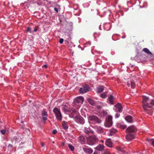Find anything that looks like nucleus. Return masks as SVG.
Listing matches in <instances>:
<instances>
[{"label": "nucleus", "instance_id": "obj_1", "mask_svg": "<svg viewBox=\"0 0 154 154\" xmlns=\"http://www.w3.org/2000/svg\"><path fill=\"white\" fill-rule=\"evenodd\" d=\"M143 107L148 114L152 115L154 112V99L149 100L146 97H144L143 100Z\"/></svg>", "mask_w": 154, "mask_h": 154}, {"label": "nucleus", "instance_id": "obj_2", "mask_svg": "<svg viewBox=\"0 0 154 154\" xmlns=\"http://www.w3.org/2000/svg\"><path fill=\"white\" fill-rule=\"evenodd\" d=\"M137 131V128L134 126L128 127L126 130V132L128 134L126 136V138L128 140H130L134 138V134Z\"/></svg>", "mask_w": 154, "mask_h": 154}, {"label": "nucleus", "instance_id": "obj_3", "mask_svg": "<svg viewBox=\"0 0 154 154\" xmlns=\"http://www.w3.org/2000/svg\"><path fill=\"white\" fill-rule=\"evenodd\" d=\"M84 101V99L82 97H77L74 100L73 105L75 107L79 109Z\"/></svg>", "mask_w": 154, "mask_h": 154}, {"label": "nucleus", "instance_id": "obj_4", "mask_svg": "<svg viewBox=\"0 0 154 154\" xmlns=\"http://www.w3.org/2000/svg\"><path fill=\"white\" fill-rule=\"evenodd\" d=\"M98 139L95 136L92 137L89 136L87 138V141L88 143L90 145H92L95 144L97 142Z\"/></svg>", "mask_w": 154, "mask_h": 154}, {"label": "nucleus", "instance_id": "obj_5", "mask_svg": "<svg viewBox=\"0 0 154 154\" xmlns=\"http://www.w3.org/2000/svg\"><path fill=\"white\" fill-rule=\"evenodd\" d=\"M53 112L55 113L57 119L60 121H61L62 119V116L60 110L57 108L55 107L54 109Z\"/></svg>", "mask_w": 154, "mask_h": 154}, {"label": "nucleus", "instance_id": "obj_6", "mask_svg": "<svg viewBox=\"0 0 154 154\" xmlns=\"http://www.w3.org/2000/svg\"><path fill=\"white\" fill-rule=\"evenodd\" d=\"M88 120L91 121L94 123H100L101 122V120L96 116L91 115L88 117Z\"/></svg>", "mask_w": 154, "mask_h": 154}, {"label": "nucleus", "instance_id": "obj_7", "mask_svg": "<svg viewBox=\"0 0 154 154\" xmlns=\"http://www.w3.org/2000/svg\"><path fill=\"white\" fill-rule=\"evenodd\" d=\"M74 118L75 121L78 123L83 124L85 122L83 118L79 115L78 116H75V117Z\"/></svg>", "mask_w": 154, "mask_h": 154}, {"label": "nucleus", "instance_id": "obj_8", "mask_svg": "<svg viewBox=\"0 0 154 154\" xmlns=\"http://www.w3.org/2000/svg\"><path fill=\"white\" fill-rule=\"evenodd\" d=\"M89 88V86L88 85H84L82 88H80L79 91L81 93H85L88 91Z\"/></svg>", "mask_w": 154, "mask_h": 154}, {"label": "nucleus", "instance_id": "obj_9", "mask_svg": "<svg viewBox=\"0 0 154 154\" xmlns=\"http://www.w3.org/2000/svg\"><path fill=\"white\" fill-rule=\"evenodd\" d=\"M114 110L116 112H121L122 111V104L119 103L115 106Z\"/></svg>", "mask_w": 154, "mask_h": 154}, {"label": "nucleus", "instance_id": "obj_10", "mask_svg": "<svg viewBox=\"0 0 154 154\" xmlns=\"http://www.w3.org/2000/svg\"><path fill=\"white\" fill-rule=\"evenodd\" d=\"M112 117L111 116H109L106 120V122H105L104 125L105 126L107 127H110L112 124Z\"/></svg>", "mask_w": 154, "mask_h": 154}, {"label": "nucleus", "instance_id": "obj_11", "mask_svg": "<svg viewBox=\"0 0 154 154\" xmlns=\"http://www.w3.org/2000/svg\"><path fill=\"white\" fill-rule=\"evenodd\" d=\"M83 149L84 151L86 153L91 154L93 152V149L91 148H88L86 147H83Z\"/></svg>", "mask_w": 154, "mask_h": 154}, {"label": "nucleus", "instance_id": "obj_12", "mask_svg": "<svg viewBox=\"0 0 154 154\" xmlns=\"http://www.w3.org/2000/svg\"><path fill=\"white\" fill-rule=\"evenodd\" d=\"M99 115L102 117L106 116L107 114L106 111L103 110H100L99 112Z\"/></svg>", "mask_w": 154, "mask_h": 154}, {"label": "nucleus", "instance_id": "obj_13", "mask_svg": "<svg viewBox=\"0 0 154 154\" xmlns=\"http://www.w3.org/2000/svg\"><path fill=\"white\" fill-rule=\"evenodd\" d=\"M84 131L85 133L87 134H89L90 133H93L94 132V131H93L91 130L90 129V128L89 127L88 128L85 127L84 128Z\"/></svg>", "mask_w": 154, "mask_h": 154}, {"label": "nucleus", "instance_id": "obj_14", "mask_svg": "<svg viewBox=\"0 0 154 154\" xmlns=\"http://www.w3.org/2000/svg\"><path fill=\"white\" fill-rule=\"evenodd\" d=\"M96 131L98 133H104V134H105V133L104 132V129L101 127H97V128Z\"/></svg>", "mask_w": 154, "mask_h": 154}, {"label": "nucleus", "instance_id": "obj_15", "mask_svg": "<svg viewBox=\"0 0 154 154\" xmlns=\"http://www.w3.org/2000/svg\"><path fill=\"white\" fill-rule=\"evenodd\" d=\"M71 38L70 37H69L65 40L66 44L68 46H70V45H72V42L71 41Z\"/></svg>", "mask_w": 154, "mask_h": 154}, {"label": "nucleus", "instance_id": "obj_16", "mask_svg": "<svg viewBox=\"0 0 154 154\" xmlns=\"http://www.w3.org/2000/svg\"><path fill=\"white\" fill-rule=\"evenodd\" d=\"M105 144L109 147H112V144L110 139H107L106 140Z\"/></svg>", "mask_w": 154, "mask_h": 154}, {"label": "nucleus", "instance_id": "obj_17", "mask_svg": "<svg viewBox=\"0 0 154 154\" xmlns=\"http://www.w3.org/2000/svg\"><path fill=\"white\" fill-rule=\"evenodd\" d=\"M104 149V146L101 144L98 145L95 148V149L97 150L100 151H102Z\"/></svg>", "mask_w": 154, "mask_h": 154}, {"label": "nucleus", "instance_id": "obj_18", "mask_svg": "<svg viewBox=\"0 0 154 154\" xmlns=\"http://www.w3.org/2000/svg\"><path fill=\"white\" fill-rule=\"evenodd\" d=\"M125 120L128 122L131 123L133 122L132 117L130 116H128L125 118Z\"/></svg>", "mask_w": 154, "mask_h": 154}, {"label": "nucleus", "instance_id": "obj_19", "mask_svg": "<svg viewBox=\"0 0 154 154\" xmlns=\"http://www.w3.org/2000/svg\"><path fill=\"white\" fill-rule=\"evenodd\" d=\"M87 100L92 105L94 106L96 104L95 101L93 99L90 98H87Z\"/></svg>", "mask_w": 154, "mask_h": 154}, {"label": "nucleus", "instance_id": "obj_20", "mask_svg": "<svg viewBox=\"0 0 154 154\" xmlns=\"http://www.w3.org/2000/svg\"><path fill=\"white\" fill-rule=\"evenodd\" d=\"M62 125L63 128L65 130H67L68 128V125L67 122L63 121L62 122Z\"/></svg>", "mask_w": 154, "mask_h": 154}, {"label": "nucleus", "instance_id": "obj_21", "mask_svg": "<svg viewBox=\"0 0 154 154\" xmlns=\"http://www.w3.org/2000/svg\"><path fill=\"white\" fill-rule=\"evenodd\" d=\"M71 114L72 115L73 118L75 117V116L79 115V112L74 108L72 109Z\"/></svg>", "mask_w": 154, "mask_h": 154}, {"label": "nucleus", "instance_id": "obj_22", "mask_svg": "<svg viewBox=\"0 0 154 154\" xmlns=\"http://www.w3.org/2000/svg\"><path fill=\"white\" fill-rule=\"evenodd\" d=\"M104 87L103 86H101L97 88V92L98 93H100L103 90Z\"/></svg>", "mask_w": 154, "mask_h": 154}, {"label": "nucleus", "instance_id": "obj_23", "mask_svg": "<svg viewBox=\"0 0 154 154\" xmlns=\"http://www.w3.org/2000/svg\"><path fill=\"white\" fill-rule=\"evenodd\" d=\"M108 99L109 103L111 104H113V100L114 99V97L112 95H111Z\"/></svg>", "mask_w": 154, "mask_h": 154}, {"label": "nucleus", "instance_id": "obj_24", "mask_svg": "<svg viewBox=\"0 0 154 154\" xmlns=\"http://www.w3.org/2000/svg\"><path fill=\"white\" fill-rule=\"evenodd\" d=\"M117 131V130L114 128H112L109 130V134L110 135H113Z\"/></svg>", "mask_w": 154, "mask_h": 154}, {"label": "nucleus", "instance_id": "obj_25", "mask_svg": "<svg viewBox=\"0 0 154 154\" xmlns=\"http://www.w3.org/2000/svg\"><path fill=\"white\" fill-rule=\"evenodd\" d=\"M61 109L64 112H68V108L66 105H62Z\"/></svg>", "mask_w": 154, "mask_h": 154}, {"label": "nucleus", "instance_id": "obj_26", "mask_svg": "<svg viewBox=\"0 0 154 154\" xmlns=\"http://www.w3.org/2000/svg\"><path fill=\"white\" fill-rule=\"evenodd\" d=\"M79 140L80 143H83L85 141V139L83 136H80L79 137Z\"/></svg>", "mask_w": 154, "mask_h": 154}, {"label": "nucleus", "instance_id": "obj_27", "mask_svg": "<svg viewBox=\"0 0 154 154\" xmlns=\"http://www.w3.org/2000/svg\"><path fill=\"white\" fill-rule=\"evenodd\" d=\"M117 126L118 127L123 129L127 127V126L126 125L120 123L118 124L117 125Z\"/></svg>", "mask_w": 154, "mask_h": 154}, {"label": "nucleus", "instance_id": "obj_28", "mask_svg": "<svg viewBox=\"0 0 154 154\" xmlns=\"http://www.w3.org/2000/svg\"><path fill=\"white\" fill-rule=\"evenodd\" d=\"M143 51L148 54L150 55H152V53L147 48H143Z\"/></svg>", "mask_w": 154, "mask_h": 154}, {"label": "nucleus", "instance_id": "obj_29", "mask_svg": "<svg viewBox=\"0 0 154 154\" xmlns=\"http://www.w3.org/2000/svg\"><path fill=\"white\" fill-rule=\"evenodd\" d=\"M116 149L117 150L122 152L124 153L125 152V151L124 150L123 148H122L120 146L117 147Z\"/></svg>", "mask_w": 154, "mask_h": 154}, {"label": "nucleus", "instance_id": "obj_30", "mask_svg": "<svg viewBox=\"0 0 154 154\" xmlns=\"http://www.w3.org/2000/svg\"><path fill=\"white\" fill-rule=\"evenodd\" d=\"M18 139V138L17 136H14L11 138V141L12 143L14 142H16Z\"/></svg>", "mask_w": 154, "mask_h": 154}, {"label": "nucleus", "instance_id": "obj_31", "mask_svg": "<svg viewBox=\"0 0 154 154\" xmlns=\"http://www.w3.org/2000/svg\"><path fill=\"white\" fill-rule=\"evenodd\" d=\"M108 92H105L100 95V97L103 98H106L107 97L106 94Z\"/></svg>", "mask_w": 154, "mask_h": 154}, {"label": "nucleus", "instance_id": "obj_32", "mask_svg": "<svg viewBox=\"0 0 154 154\" xmlns=\"http://www.w3.org/2000/svg\"><path fill=\"white\" fill-rule=\"evenodd\" d=\"M42 116H48L47 113L46 112L44 109L42 111Z\"/></svg>", "mask_w": 154, "mask_h": 154}, {"label": "nucleus", "instance_id": "obj_33", "mask_svg": "<svg viewBox=\"0 0 154 154\" xmlns=\"http://www.w3.org/2000/svg\"><path fill=\"white\" fill-rule=\"evenodd\" d=\"M60 6L58 5H56V7L54 8V10L57 13L58 11V9H60Z\"/></svg>", "mask_w": 154, "mask_h": 154}, {"label": "nucleus", "instance_id": "obj_34", "mask_svg": "<svg viewBox=\"0 0 154 154\" xmlns=\"http://www.w3.org/2000/svg\"><path fill=\"white\" fill-rule=\"evenodd\" d=\"M68 146L69 148L71 151H73L74 150V148L72 145L69 144H68Z\"/></svg>", "mask_w": 154, "mask_h": 154}, {"label": "nucleus", "instance_id": "obj_35", "mask_svg": "<svg viewBox=\"0 0 154 154\" xmlns=\"http://www.w3.org/2000/svg\"><path fill=\"white\" fill-rule=\"evenodd\" d=\"M131 87L132 88H135V84L134 82H131Z\"/></svg>", "mask_w": 154, "mask_h": 154}, {"label": "nucleus", "instance_id": "obj_36", "mask_svg": "<svg viewBox=\"0 0 154 154\" xmlns=\"http://www.w3.org/2000/svg\"><path fill=\"white\" fill-rule=\"evenodd\" d=\"M46 117L47 116H42V119L44 122H45L48 119Z\"/></svg>", "mask_w": 154, "mask_h": 154}, {"label": "nucleus", "instance_id": "obj_37", "mask_svg": "<svg viewBox=\"0 0 154 154\" xmlns=\"http://www.w3.org/2000/svg\"><path fill=\"white\" fill-rule=\"evenodd\" d=\"M42 4V2L41 0H38L37 1V4L39 5H41Z\"/></svg>", "mask_w": 154, "mask_h": 154}, {"label": "nucleus", "instance_id": "obj_38", "mask_svg": "<svg viewBox=\"0 0 154 154\" xmlns=\"http://www.w3.org/2000/svg\"><path fill=\"white\" fill-rule=\"evenodd\" d=\"M149 141L151 142L152 145L154 146V140L151 139Z\"/></svg>", "mask_w": 154, "mask_h": 154}, {"label": "nucleus", "instance_id": "obj_39", "mask_svg": "<svg viewBox=\"0 0 154 154\" xmlns=\"http://www.w3.org/2000/svg\"><path fill=\"white\" fill-rule=\"evenodd\" d=\"M1 133L3 134L4 135L5 132V131L4 130H2L0 131Z\"/></svg>", "mask_w": 154, "mask_h": 154}, {"label": "nucleus", "instance_id": "obj_40", "mask_svg": "<svg viewBox=\"0 0 154 154\" xmlns=\"http://www.w3.org/2000/svg\"><path fill=\"white\" fill-rule=\"evenodd\" d=\"M63 38H61L60 39L59 42L60 44H62L63 43Z\"/></svg>", "mask_w": 154, "mask_h": 154}, {"label": "nucleus", "instance_id": "obj_41", "mask_svg": "<svg viewBox=\"0 0 154 154\" xmlns=\"http://www.w3.org/2000/svg\"><path fill=\"white\" fill-rule=\"evenodd\" d=\"M27 32H31V28L29 27H28L27 29Z\"/></svg>", "mask_w": 154, "mask_h": 154}, {"label": "nucleus", "instance_id": "obj_42", "mask_svg": "<svg viewBox=\"0 0 154 154\" xmlns=\"http://www.w3.org/2000/svg\"><path fill=\"white\" fill-rule=\"evenodd\" d=\"M120 116V114L119 113H117L116 115H115V117L116 118H118L119 117V116Z\"/></svg>", "mask_w": 154, "mask_h": 154}, {"label": "nucleus", "instance_id": "obj_43", "mask_svg": "<svg viewBox=\"0 0 154 154\" xmlns=\"http://www.w3.org/2000/svg\"><path fill=\"white\" fill-rule=\"evenodd\" d=\"M103 154H110V153L109 152V151H106L104 152L103 153Z\"/></svg>", "mask_w": 154, "mask_h": 154}, {"label": "nucleus", "instance_id": "obj_44", "mask_svg": "<svg viewBox=\"0 0 154 154\" xmlns=\"http://www.w3.org/2000/svg\"><path fill=\"white\" fill-rule=\"evenodd\" d=\"M57 132V131L56 130H54L52 131V133L53 134H55Z\"/></svg>", "mask_w": 154, "mask_h": 154}, {"label": "nucleus", "instance_id": "obj_45", "mask_svg": "<svg viewBox=\"0 0 154 154\" xmlns=\"http://www.w3.org/2000/svg\"><path fill=\"white\" fill-rule=\"evenodd\" d=\"M47 66L46 65H43L42 66L43 68H46L47 67Z\"/></svg>", "mask_w": 154, "mask_h": 154}, {"label": "nucleus", "instance_id": "obj_46", "mask_svg": "<svg viewBox=\"0 0 154 154\" xmlns=\"http://www.w3.org/2000/svg\"><path fill=\"white\" fill-rule=\"evenodd\" d=\"M12 147V146L11 144H9L8 146V148H11Z\"/></svg>", "mask_w": 154, "mask_h": 154}, {"label": "nucleus", "instance_id": "obj_47", "mask_svg": "<svg viewBox=\"0 0 154 154\" xmlns=\"http://www.w3.org/2000/svg\"><path fill=\"white\" fill-rule=\"evenodd\" d=\"M37 30V29L35 27L33 30V32H36Z\"/></svg>", "mask_w": 154, "mask_h": 154}, {"label": "nucleus", "instance_id": "obj_48", "mask_svg": "<svg viewBox=\"0 0 154 154\" xmlns=\"http://www.w3.org/2000/svg\"><path fill=\"white\" fill-rule=\"evenodd\" d=\"M93 154H97V151H95Z\"/></svg>", "mask_w": 154, "mask_h": 154}, {"label": "nucleus", "instance_id": "obj_49", "mask_svg": "<svg viewBox=\"0 0 154 154\" xmlns=\"http://www.w3.org/2000/svg\"><path fill=\"white\" fill-rule=\"evenodd\" d=\"M41 145L42 147H44V144L43 143H41Z\"/></svg>", "mask_w": 154, "mask_h": 154}, {"label": "nucleus", "instance_id": "obj_50", "mask_svg": "<svg viewBox=\"0 0 154 154\" xmlns=\"http://www.w3.org/2000/svg\"><path fill=\"white\" fill-rule=\"evenodd\" d=\"M96 34H97V33H94V37L95 38V35H96Z\"/></svg>", "mask_w": 154, "mask_h": 154}, {"label": "nucleus", "instance_id": "obj_51", "mask_svg": "<svg viewBox=\"0 0 154 154\" xmlns=\"http://www.w3.org/2000/svg\"><path fill=\"white\" fill-rule=\"evenodd\" d=\"M100 141H101V142H102V143H103V140H101Z\"/></svg>", "mask_w": 154, "mask_h": 154}, {"label": "nucleus", "instance_id": "obj_52", "mask_svg": "<svg viewBox=\"0 0 154 154\" xmlns=\"http://www.w3.org/2000/svg\"><path fill=\"white\" fill-rule=\"evenodd\" d=\"M23 122H24L23 121H21V123H23Z\"/></svg>", "mask_w": 154, "mask_h": 154}]
</instances>
